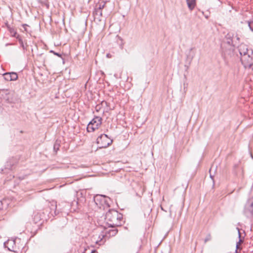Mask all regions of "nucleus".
Wrapping results in <instances>:
<instances>
[{"label":"nucleus","mask_w":253,"mask_h":253,"mask_svg":"<svg viewBox=\"0 0 253 253\" xmlns=\"http://www.w3.org/2000/svg\"><path fill=\"white\" fill-rule=\"evenodd\" d=\"M239 245H238L237 244H236V250H238V249H239Z\"/></svg>","instance_id":"37"},{"label":"nucleus","mask_w":253,"mask_h":253,"mask_svg":"<svg viewBox=\"0 0 253 253\" xmlns=\"http://www.w3.org/2000/svg\"><path fill=\"white\" fill-rule=\"evenodd\" d=\"M93 200L96 206L100 209L107 208L110 207L109 201L110 199L104 195H96L94 196Z\"/></svg>","instance_id":"2"},{"label":"nucleus","mask_w":253,"mask_h":253,"mask_svg":"<svg viewBox=\"0 0 253 253\" xmlns=\"http://www.w3.org/2000/svg\"><path fill=\"white\" fill-rule=\"evenodd\" d=\"M232 37V38H233L234 42H236V41H235V39L238 42H239L240 38L237 35H236V36L235 37H234V36L233 35Z\"/></svg>","instance_id":"26"},{"label":"nucleus","mask_w":253,"mask_h":253,"mask_svg":"<svg viewBox=\"0 0 253 253\" xmlns=\"http://www.w3.org/2000/svg\"><path fill=\"white\" fill-rule=\"evenodd\" d=\"M234 55V48L233 46L225 49L222 52V56L226 61L229 58Z\"/></svg>","instance_id":"9"},{"label":"nucleus","mask_w":253,"mask_h":253,"mask_svg":"<svg viewBox=\"0 0 253 253\" xmlns=\"http://www.w3.org/2000/svg\"><path fill=\"white\" fill-rule=\"evenodd\" d=\"M247 23L248 24V26L250 29V30L253 32V21H247Z\"/></svg>","instance_id":"25"},{"label":"nucleus","mask_w":253,"mask_h":253,"mask_svg":"<svg viewBox=\"0 0 253 253\" xmlns=\"http://www.w3.org/2000/svg\"><path fill=\"white\" fill-rule=\"evenodd\" d=\"M243 242H244V239L240 238V239H239V241L237 243V244L240 246L241 245V244L243 243Z\"/></svg>","instance_id":"35"},{"label":"nucleus","mask_w":253,"mask_h":253,"mask_svg":"<svg viewBox=\"0 0 253 253\" xmlns=\"http://www.w3.org/2000/svg\"><path fill=\"white\" fill-rule=\"evenodd\" d=\"M3 77L5 80L7 81H11L10 72L4 73Z\"/></svg>","instance_id":"23"},{"label":"nucleus","mask_w":253,"mask_h":253,"mask_svg":"<svg viewBox=\"0 0 253 253\" xmlns=\"http://www.w3.org/2000/svg\"><path fill=\"white\" fill-rule=\"evenodd\" d=\"M28 25L27 24H23V27L25 29V30L26 31V26H27Z\"/></svg>","instance_id":"36"},{"label":"nucleus","mask_w":253,"mask_h":253,"mask_svg":"<svg viewBox=\"0 0 253 253\" xmlns=\"http://www.w3.org/2000/svg\"><path fill=\"white\" fill-rule=\"evenodd\" d=\"M102 118L100 117H95L89 123H92L93 125L100 126L102 124Z\"/></svg>","instance_id":"15"},{"label":"nucleus","mask_w":253,"mask_h":253,"mask_svg":"<svg viewBox=\"0 0 253 253\" xmlns=\"http://www.w3.org/2000/svg\"><path fill=\"white\" fill-rule=\"evenodd\" d=\"M2 202H3L0 201V210H2L4 209H6V208H5V206L3 205Z\"/></svg>","instance_id":"31"},{"label":"nucleus","mask_w":253,"mask_h":253,"mask_svg":"<svg viewBox=\"0 0 253 253\" xmlns=\"http://www.w3.org/2000/svg\"><path fill=\"white\" fill-rule=\"evenodd\" d=\"M239 52L241 57L249 54H253L252 50L248 49L247 46L245 44H241L239 46Z\"/></svg>","instance_id":"11"},{"label":"nucleus","mask_w":253,"mask_h":253,"mask_svg":"<svg viewBox=\"0 0 253 253\" xmlns=\"http://www.w3.org/2000/svg\"><path fill=\"white\" fill-rule=\"evenodd\" d=\"M113 142L107 134H101L96 139V143L100 148H105L110 145Z\"/></svg>","instance_id":"3"},{"label":"nucleus","mask_w":253,"mask_h":253,"mask_svg":"<svg viewBox=\"0 0 253 253\" xmlns=\"http://www.w3.org/2000/svg\"><path fill=\"white\" fill-rule=\"evenodd\" d=\"M60 147V144L57 142V141L55 142L54 146H53V150L55 152H57V151L59 149Z\"/></svg>","instance_id":"24"},{"label":"nucleus","mask_w":253,"mask_h":253,"mask_svg":"<svg viewBox=\"0 0 253 253\" xmlns=\"http://www.w3.org/2000/svg\"><path fill=\"white\" fill-rule=\"evenodd\" d=\"M244 213L247 215H251L253 214V198H251L245 206Z\"/></svg>","instance_id":"8"},{"label":"nucleus","mask_w":253,"mask_h":253,"mask_svg":"<svg viewBox=\"0 0 253 253\" xmlns=\"http://www.w3.org/2000/svg\"><path fill=\"white\" fill-rule=\"evenodd\" d=\"M99 126L93 125L92 123H89L87 126V131L89 132H93L95 130L98 128Z\"/></svg>","instance_id":"16"},{"label":"nucleus","mask_w":253,"mask_h":253,"mask_svg":"<svg viewBox=\"0 0 253 253\" xmlns=\"http://www.w3.org/2000/svg\"><path fill=\"white\" fill-rule=\"evenodd\" d=\"M253 54H249L241 57V61L245 68L253 70V58L251 56Z\"/></svg>","instance_id":"5"},{"label":"nucleus","mask_w":253,"mask_h":253,"mask_svg":"<svg viewBox=\"0 0 253 253\" xmlns=\"http://www.w3.org/2000/svg\"><path fill=\"white\" fill-rule=\"evenodd\" d=\"M194 48H191L188 52L186 54V62H188V65H185V67L186 68V69H188L189 68V65L191 64L193 58L195 55V52L193 50Z\"/></svg>","instance_id":"10"},{"label":"nucleus","mask_w":253,"mask_h":253,"mask_svg":"<svg viewBox=\"0 0 253 253\" xmlns=\"http://www.w3.org/2000/svg\"><path fill=\"white\" fill-rule=\"evenodd\" d=\"M118 232V230L116 229L109 230L108 231V234L109 236H115Z\"/></svg>","instance_id":"22"},{"label":"nucleus","mask_w":253,"mask_h":253,"mask_svg":"<svg viewBox=\"0 0 253 253\" xmlns=\"http://www.w3.org/2000/svg\"><path fill=\"white\" fill-rule=\"evenodd\" d=\"M7 28L11 34V36L13 37H15L17 39V34L16 31L14 29V28L11 27L8 24L6 25Z\"/></svg>","instance_id":"19"},{"label":"nucleus","mask_w":253,"mask_h":253,"mask_svg":"<svg viewBox=\"0 0 253 253\" xmlns=\"http://www.w3.org/2000/svg\"><path fill=\"white\" fill-rule=\"evenodd\" d=\"M123 214L115 210H109L105 215V220L110 227L121 226L122 223Z\"/></svg>","instance_id":"1"},{"label":"nucleus","mask_w":253,"mask_h":253,"mask_svg":"<svg viewBox=\"0 0 253 253\" xmlns=\"http://www.w3.org/2000/svg\"><path fill=\"white\" fill-rule=\"evenodd\" d=\"M199 11H200L202 14L205 16V17L206 18V19H208L209 17V15L208 14H205L204 12L203 11H201L200 10H199Z\"/></svg>","instance_id":"32"},{"label":"nucleus","mask_w":253,"mask_h":253,"mask_svg":"<svg viewBox=\"0 0 253 253\" xmlns=\"http://www.w3.org/2000/svg\"><path fill=\"white\" fill-rule=\"evenodd\" d=\"M10 80L12 81H16L18 79L17 74L15 72H10Z\"/></svg>","instance_id":"21"},{"label":"nucleus","mask_w":253,"mask_h":253,"mask_svg":"<svg viewBox=\"0 0 253 253\" xmlns=\"http://www.w3.org/2000/svg\"><path fill=\"white\" fill-rule=\"evenodd\" d=\"M0 202H2L3 203V205L5 206V208H7V206H8V204H7V200H5V199H3L1 201H0Z\"/></svg>","instance_id":"28"},{"label":"nucleus","mask_w":253,"mask_h":253,"mask_svg":"<svg viewBox=\"0 0 253 253\" xmlns=\"http://www.w3.org/2000/svg\"><path fill=\"white\" fill-rule=\"evenodd\" d=\"M227 38L228 39V41L227 42V43L228 44V45L231 47L232 46V45L233 44V39L232 38V37L231 36L230 34H228L226 36ZM234 46V45H233V47Z\"/></svg>","instance_id":"20"},{"label":"nucleus","mask_w":253,"mask_h":253,"mask_svg":"<svg viewBox=\"0 0 253 253\" xmlns=\"http://www.w3.org/2000/svg\"><path fill=\"white\" fill-rule=\"evenodd\" d=\"M253 54H249L241 57V61L245 68L253 70V58L251 56Z\"/></svg>","instance_id":"7"},{"label":"nucleus","mask_w":253,"mask_h":253,"mask_svg":"<svg viewBox=\"0 0 253 253\" xmlns=\"http://www.w3.org/2000/svg\"><path fill=\"white\" fill-rule=\"evenodd\" d=\"M210 177H211V178H212V176H211V174H210Z\"/></svg>","instance_id":"39"},{"label":"nucleus","mask_w":253,"mask_h":253,"mask_svg":"<svg viewBox=\"0 0 253 253\" xmlns=\"http://www.w3.org/2000/svg\"><path fill=\"white\" fill-rule=\"evenodd\" d=\"M106 4V1H104L103 0H100L96 4L95 7L98 9H100L102 11L103 8H104Z\"/></svg>","instance_id":"17"},{"label":"nucleus","mask_w":253,"mask_h":253,"mask_svg":"<svg viewBox=\"0 0 253 253\" xmlns=\"http://www.w3.org/2000/svg\"><path fill=\"white\" fill-rule=\"evenodd\" d=\"M186 3L190 11H192L196 5V0H186Z\"/></svg>","instance_id":"14"},{"label":"nucleus","mask_w":253,"mask_h":253,"mask_svg":"<svg viewBox=\"0 0 253 253\" xmlns=\"http://www.w3.org/2000/svg\"><path fill=\"white\" fill-rule=\"evenodd\" d=\"M17 39L18 40V42H19V43L20 44V46L22 48V49L24 50H26L27 49V46H28L27 43H26L25 44L24 43L22 39L20 36V35H17Z\"/></svg>","instance_id":"18"},{"label":"nucleus","mask_w":253,"mask_h":253,"mask_svg":"<svg viewBox=\"0 0 253 253\" xmlns=\"http://www.w3.org/2000/svg\"><path fill=\"white\" fill-rule=\"evenodd\" d=\"M4 246L7 248L10 251L15 252L16 245L15 241L14 240H8L6 242L4 243Z\"/></svg>","instance_id":"12"},{"label":"nucleus","mask_w":253,"mask_h":253,"mask_svg":"<svg viewBox=\"0 0 253 253\" xmlns=\"http://www.w3.org/2000/svg\"><path fill=\"white\" fill-rule=\"evenodd\" d=\"M211 240V234H209L206 236V238L205 239L204 242L206 243V242H207L208 241H209Z\"/></svg>","instance_id":"27"},{"label":"nucleus","mask_w":253,"mask_h":253,"mask_svg":"<svg viewBox=\"0 0 253 253\" xmlns=\"http://www.w3.org/2000/svg\"><path fill=\"white\" fill-rule=\"evenodd\" d=\"M253 54H249L241 57V61L245 68L253 70V58L251 56Z\"/></svg>","instance_id":"4"},{"label":"nucleus","mask_w":253,"mask_h":253,"mask_svg":"<svg viewBox=\"0 0 253 253\" xmlns=\"http://www.w3.org/2000/svg\"><path fill=\"white\" fill-rule=\"evenodd\" d=\"M13 166V164L10 163H8V162H7V164L6 165V167L8 169H10L12 168V166Z\"/></svg>","instance_id":"30"},{"label":"nucleus","mask_w":253,"mask_h":253,"mask_svg":"<svg viewBox=\"0 0 253 253\" xmlns=\"http://www.w3.org/2000/svg\"><path fill=\"white\" fill-rule=\"evenodd\" d=\"M40 2L42 3V5H45L47 8H48L49 7V4L46 2H43V1H40Z\"/></svg>","instance_id":"33"},{"label":"nucleus","mask_w":253,"mask_h":253,"mask_svg":"<svg viewBox=\"0 0 253 253\" xmlns=\"http://www.w3.org/2000/svg\"><path fill=\"white\" fill-rule=\"evenodd\" d=\"M96 251L95 250H92L91 252V253H93L94 252H95Z\"/></svg>","instance_id":"38"},{"label":"nucleus","mask_w":253,"mask_h":253,"mask_svg":"<svg viewBox=\"0 0 253 253\" xmlns=\"http://www.w3.org/2000/svg\"><path fill=\"white\" fill-rule=\"evenodd\" d=\"M50 52L51 53H53L54 55L58 56V57H61V54L59 53H57V52H55L53 50H50Z\"/></svg>","instance_id":"29"},{"label":"nucleus","mask_w":253,"mask_h":253,"mask_svg":"<svg viewBox=\"0 0 253 253\" xmlns=\"http://www.w3.org/2000/svg\"><path fill=\"white\" fill-rule=\"evenodd\" d=\"M93 15L95 19H97L99 21H101V18L102 16V11L100 9H98L94 7V10L93 11Z\"/></svg>","instance_id":"13"},{"label":"nucleus","mask_w":253,"mask_h":253,"mask_svg":"<svg viewBox=\"0 0 253 253\" xmlns=\"http://www.w3.org/2000/svg\"><path fill=\"white\" fill-rule=\"evenodd\" d=\"M237 230H238V238L239 239L241 238V234L240 231V229L238 227H237Z\"/></svg>","instance_id":"34"},{"label":"nucleus","mask_w":253,"mask_h":253,"mask_svg":"<svg viewBox=\"0 0 253 253\" xmlns=\"http://www.w3.org/2000/svg\"><path fill=\"white\" fill-rule=\"evenodd\" d=\"M253 54H249L241 57V61L245 68L253 70V58L251 56Z\"/></svg>","instance_id":"6"}]
</instances>
